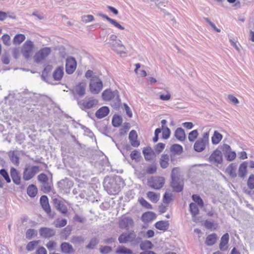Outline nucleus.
Returning a JSON list of instances; mask_svg holds the SVG:
<instances>
[{
	"label": "nucleus",
	"mask_w": 254,
	"mask_h": 254,
	"mask_svg": "<svg viewBox=\"0 0 254 254\" xmlns=\"http://www.w3.org/2000/svg\"><path fill=\"white\" fill-rule=\"evenodd\" d=\"M236 165L235 164H231L226 169V171L233 178L236 177L237 174L236 172Z\"/></svg>",
	"instance_id": "a19ab883"
},
{
	"label": "nucleus",
	"mask_w": 254,
	"mask_h": 254,
	"mask_svg": "<svg viewBox=\"0 0 254 254\" xmlns=\"http://www.w3.org/2000/svg\"><path fill=\"white\" fill-rule=\"evenodd\" d=\"M39 234L43 238H49L55 235L56 231L52 228L42 227L39 229Z\"/></svg>",
	"instance_id": "dca6fc26"
},
{
	"label": "nucleus",
	"mask_w": 254,
	"mask_h": 254,
	"mask_svg": "<svg viewBox=\"0 0 254 254\" xmlns=\"http://www.w3.org/2000/svg\"><path fill=\"white\" fill-rule=\"evenodd\" d=\"M116 254H132V251L124 246H120L116 251Z\"/></svg>",
	"instance_id": "58836bf2"
},
{
	"label": "nucleus",
	"mask_w": 254,
	"mask_h": 254,
	"mask_svg": "<svg viewBox=\"0 0 254 254\" xmlns=\"http://www.w3.org/2000/svg\"><path fill=\"white\" fill-rule=\"evenodd\" d=\"M102 97L104 101H111V105L114 108L120 107L121 100L117 90L106 89L103 92Z\"/></svg>",
	"instance_id": "f257e3e1"
},
{
	"label": "nucleus",
	"mask_w": 254,
	"mask_h": 254,
	"mask_svg": "<svg viewBox=\"0 0 254 254\" xmlns=\"http://www.w3.org/2000/svg\"><path fill=\"white\" fill-rule=\"evenodd\" d=\"M39 241H33L30 242L28 243L26 246V249L28 251H32L34 250L35 248L39 244Z\"/></svg>",
	"instance_id": "09e8293b"
},
{
	"label": "nucleus",
	"mask_w": 254,
	"mask_h": 254,
	"mask_svg": "<svg viewBox=\"0 0 254 254\" xmlns=\"http://www.w3.org/2000/svg\"><path fill=\"white\" fill-rule=\"evenodd\" d=\"M156 218V215L154 212H147L143 214L142 220L144 222H149Z\"/></svg>",
	"instance_id": "c756f323"
},
{
	"label": "nucleus",
	"mask_w": 254,
	"mask_h": 254,
	"mask_svg": "<svg viewBox=\"0 0 254 254\" xmlns=\"http://www.w3.org/2000/svg\"><path fill=\"white\" fill-rule=\"evenodd\" d=\"M40 171L39 166H31L27 164L24 169L23 179L25 181H29L32 179Z\"/></svg>",
	"instance_id": "7ed1b4c3"
},
{
	"label": "nucleus",
	"mask_w": 254,
	"mask_h": 254,
	"mask_svg": "<svg viewBox=\"0 0 254 254\" xmlns=\"http://www.w3.org/2000/svg\"><path fill=\"white\" fill-rule=\"evenodd\" d=\"M103 88V82L98 76H94L91 79L89 90L94 94H98Z\"/></svg>",
	"instance_id": "20e7f679"
},
{
	"label": "nucleus",
	"mask_w": 254,
	"mask_h": 254,
	"mask_svg": "<svg viewBox=\"0 0 254 254\" xmlns=\"http://www.w3.org/2000/svg\"><path fill=\"white\" fill-rule=\"evenodd\" d=\"M190 211L192 217L194 218L199 213V209L196 204L191 202L190 204Z\"/></svg>",
	"instance_id": "e433bc0d"
},
{
	"label": "nucleus",
	"mask_w": 254,
	"mask_h": 254,
	"mask_svg": "<svg viewBox=\"0 0 254 254\" xmlns=\"http://www.w3.org/2000/svg\"><path fill=\"white\" fill-rule=\"evenodd\" d=\"M198 131L196 129L193 130L189 133L188 139L190 142H193L197 137Z\"/></svg>",
	"instance_id": "a18cd8bd"
},
{
	"label": "nucleus",
	"mask_w": 254,
	"mask_h": 254,
	"mask_svg": "<svg viewBox=\"0 0 254 254\" xmlns=\"http://www.w3.org/2000/svg\"><path fill=\"white\" fill-rule=\"evenodd\" d=\"M37 188L34 185L29 186L27 189V193L31 197H35L37 193Z\"/></svg>",
	"instance_id": "c9c22d12"
},
{
	"label": "nucleus",
	"mask_w": 254,
	"mask_h": 254,
	"mask_svg": "<svg viewBox=\"0 0 254 254\" xmlns=\"http://www.w3.org/2000/svg\"><path fill=\"white\" fill-rule=\"evenodd\" d=\"M171 186L174 191L180 192L183 188V180L180 176V169L178 167L174 168L171 173Z\"/></svg>",
	"instance_id": "f03ea898"
},
{
	"label": "nucleus",
	"mask_w": 254,
	"mask_h": 254,
	"mask_svg": "<svg viewBox=\"0 0 254 254\" xmlns=\"http://www.w3.org/2000/svg\"><path fill=\"white\" fill-rule=\"evenodd\" d=\"M138 201L142 207H145L147 209H152V205L143 197H141L140 198H139Z\"/></svg>",
	"instance_id": "3c124183"
},
{
	"label": "nucleus",
	"mask_w": 254,
	"mask_h": 254,
	"mask_svg": "<svg viewBox=\"0 0 254 254\" xmlns=\"http://www.w3.org/2000/svg\"><path fill=\"white\" fill-rule=\"evenodd\" d=\"M138 239V238H136V235L134 231H131L129 233H123L118 238V240L121 244L133 242V241H136Z\"/></svg>",
	"instance_id": "6e6552de"
},
{
	"label": "nucleus",
	"mask_w": 254,
	"mask_h": 254,
	"mask_svg": "<svg viewBox=\"0 0 254 254\" xmlns=\"http://www.w3.org/2000/svg\"><path fill=\"white\" fill-rule=\"evenodd\" d=\"M19 155L20 153L17 150L10 151L8 152V156L10 161L16 166H18L19 164Z\"/></svg>",
	"instance_id": "a211bd4d"
},
{
	"label": "nucleus",
	"mask_w": 254,
	"mask_h": 254,
	"mask_svg": "<svg viewBox=\"0 0 254 254\" xmlns=\"http://www.w3.org/2000/svg\"><path fill=\"white\" fill-rule=\"evenodd\" d=\"M147 196L149 200L153 203H156L160 198V194L153 191H148L147 193Z\"/></svg>",
	"instance_id": "72a5a7b5"
},
{
	"label": "nucleus",
	"mask_w": 254,
	"mask_h": 254,
	"mask_svg": "<svg viewBox=\"0 0 254 254\" xmlns=\"http://www.w3.org/2000/svg\"><path fill=\"white\" fill-rule=\"evenodd\" d=\"M247 185L249 189H254V175L253 174L250 176L247 182Z\"/></svg>",
	"instance_id": "13d9d810"
},
{
	"label": "nucleus",
	"mask_w": 254,
	"mask_h": 254,
	"mask_svg": "<svg viewBox=\"0 0 254 254\" xmlns=\"http://www.w3.org/2000/svg\"><path fill=\"white\" fill-rule=\"evenodd\" d=\"M192 200L196 203L199 207H202L204 205L203 201L201 197L196 194H193L192 196Z\"/></svg>",
	"instance_id": "c03bdc74"
},
{
	"label": "nucleus",
	"mask_w": 254,
	"mask_h": 254,
	"mask_svg": "<svg viewBox=\"0 0 254 254\" xmlns=\"http://www.w3.org/2000/svg\"><path fill=\"white\" fill-rule=\"evenodd\" d=\"M76 62L73 58H67L66 61L65 71L68 74L72 73L76 69Z\"/></svg>",
	"instance_id": "ddd939ff"
},
{
	"label": "nucleus",
	"mask_w": 254,
	"mask_h": 254,
	"mask_svg": "<svg viewBox=\"0 0 254 254\" xmlns=\"http://www.w3.org/2000/svg\"><path fill=\"white\" fill-rule=\"evenodd\" d=\"M109 113V108L106 106H103L96 111L95 116L98 119H102L107 116Z\"/></svg>",
	"instance_id": "b1692460"
},
{
	"label": "nucleus",
	"mask_w": 254,
	"mask_h": 254,
	"mask_svg": "<svg viewBox=\"0 0 254 254\" xmlns=\"http://www.w3.org/2000/svg\"><path fill=\"white\" fill-rule=\"evenodd\" d=\"M134 222L133 219L129 217L122 218L119 222V226L121 229H128L133 226Z\"/></svg>",
	"instance_id": "4468645a"
},
{
	"label": "nucleus",
	"mask_w": 254,
	"mask_h": 254,
	"mask_svg": "<svg viewBox=\"0 0 254 254\" xmlns=\"http://www.w3.org/2000/svg\"><path fill=\"white\" fill-rule=\"evenodd\" d=\"M137 134L136 131L134 130H132L130 131L128 136V139L130 144L135 147H138L139 144V141L137 140Z\"/></svg>",
	"instance_id": "6ab92c4d"
},
{
	"label": "nucleus",
	"mask_w": 254,
	"mask_h": 254,
	"mask_svg": "<svg viewBox=\"0 0 254 254\" xmlns=\"http://www.w3.org/2000/svg\"><path fill=\"white\" fill-rule=\"evenodd\" d=\"M154 226L159 230L165 231L169 228V223L168 221L161 220L155 223Z\"/></svg>",
	"instance_id": "a878e982"
},
{
	"label": "nucleus",
	"mask_w": 254,
	"mask_h": 254,
	"mask_svg": "<svg viewBox=\"0 0 254 254\" xmlns=\"http://www.w3.org/2000/svg\"><path fill=\"white\" fill-rule=\"evenodd\" d=\"M172 194L166 192L163 196V202L165 203H169L172 200Z\"/></svg>",
	"instance_id": "e2e57ef3"
},
{
	"label": "nucleus",
	"mask_w": 254,
	"mask_h": 254,
	"mask_svg": "<svg viewBox=\"0 0 254 254\" xmlns=\"http://www.w3.org/2000/svg\"><path fill=\"white\" fill-rule=\"evenodd\" d=\"M170 133L171 131L168 127L162 128V137L164 139H168L170 137Z\"/></svg>",
	"instance_id": "4d7b16f0"
},
{
	"label": "nucleus",
	"mask_w": 254,
	"mask_h": 254,
	"mask_svg": "<svg viewBox=\"0 0 254 254\" xmlns=\"http://www.w3.org/2000/svg\"><path fill=\"white\" fill-rule=\"evenodd\" d=\"M99 250L101 254H107L112 251V249L109 246H101Z\"/></svg>",
	"instance_id": "052dcab7"
},
{
	"label": "nucleus",
	"mask_w": 254,
	"mask_h": 254,
	"mask_svg": "<svg viewBox=\"0 0 254 254\" xmlns=\"http://www.w3.org/2000/svg\"><path fill=\"white\" fill-rule=\"evenodd\" d=\"M153 247L152 243L148 240L142 242L140 245V249L142 250L151 249Z\"/></svg>",
	"instance_id": "37998d69"
},
{
	"label": "nucleus",
	"mask_w": 254,
	"mask_h": 254,
	"mask_svg": "<svg viewBox=\"0 0 254 254\" xmlns=\"http://www.w3.org/2000/svg\"><path fill=\"white\" fill-rule=\"evenodd\" d=\"M170 151L172 153L180 155L183 152V147L181 145L175 144L171 146Z\"/></svg>",
	"instance_id": "ea45409f"
},
{
	"label": "nucleus",
	"mask_w": 254,
	"mask_h": 254,
	"mask_svg": "<svg viewBox=\"0 0 254 254\" xmlns=\"http://www.w3.org/2000/svg\"><path fill=\"white\" fill-rule=\"evenodd\" d=\"M164 183L165 179L163 177H151L147 180V185L155 190H159L162 188Z\"/></svg>",
	"instance_id": "0eeeda50"
},
{
	"label": "nucleus",
	"mask_w": 254,
	"mask_h": 254,
	"mask_svg": "<svg viewBox=\"0 0 254 254\" xmlns=\"http://www.w3.org/2000/svg\"><path fill=\"white\" fill-rule=\"evenodd\" d=\"M38 180L42 184L45 185L48 181V178L46 174L42 173L38 175Z\"/></svg>",
	"instance_id": "864d4df0"
},
{
	"label": "nucleus",
	"mask_w": 254,
	"mask_h": 254,
	"mask_svg": "<svg viewBox=\"0 0 254 254\" xmlns=\"http://www.w3.org/2000/svg\"><path fill=\"white\" fill-rule=\"evenodd\" d=\"M229 235L226 233L221 238V242L219 245V248L221 251H226L227 249V245L229 242Z\"/></svg>",
	"instance_id": "bb28decb"
},
{
	"label": "nucleus",
	"mask_w": 254,
	"mask_h": 254,
	"mask_svg": "<svg viewBox=\"0 0 254 254\" xmlns=\"http://www.w3.org/2000/svg\"><path fill=\"white\" fill-rule=\"evenodd\" d=\"M0 174L4 179L7 183H10L11 182V179L6 170L4 169H1L0 170Z\"/></svg>",
	"instance_id": "de8ad7c7"
},
{
	"label": "nucleus",
	"mask_w": 254,
	"mask_h": 254,
	"mask_svg": "<svg viewBox=\"0 0 254 254\" xmlns=\"http://www.w3.org/2000/svg\"><path fill=\"white\" fill-rule=\"evenodd\" d=\"M41 205L47 213L51 212V208L49 203L48 197L46 195H42L40 199Z\"/></svg>",
	"instance_id": "412c9836"
},
{
	"label": "nucleus",
	"mask_w": 254,
	"mask_h": 254,
	"mask_svg": "<svg viewBox=\"0 0 254 254\" xmlns=\"http://www.w3.org/2000/svg\"><path fill=\"white\" fill-rule=\"evenodd\" d=\"M34 45L32 42L31 41H27L23 45V47L21 50V53L22 55L25 58H28L31 56Z\"/></svg>",
	"instance_id": "9b49d317"
},
{
	"label": "nucleus",
	"mask_w": 254,
	"mask_h": 254,
	"mask_svg": "<svg viewBox=\"0 0 254 254\" xmlns=\"http://www.w3.org/2000/svg\"><path fill=\"white\" fill-rule=\"evenodd\" d=\"M156 170V166L155 165H151L147 168L146 172L148 174H152L155 173Z\"/></svg>",
	"instance_id": "680f3d73"
},
{
	"label": "nucleus",
	"mask_w": 254,
	"mask_h": 254,
	"mask_svg": "<svg viewBox=\"0 0 254 254\" xmlns=\"http://www.w3.org/2000/svg\"><path fill=\"white\" fill-rule=\"evenodd\" d=\"M104 187L110 194H116L120 190V187L113 179H105L104 182Z\"/></svg>",
	"instance_id": "39448f33"
},
{
	"label": "nucleus",
	"mask_w": 254,
	"mask_h": 254,
	"mask_svg": "<svg viewBox=\"0 0 254 254\" xmlns=\"http://www.w3.org/2000/svg\"><path fill=\"white\" fill-rule=\"evenodd\" d=\"M37 231L34 229H28L26 232V237L28 239H31L33 237L37 235Z\"/></svg>",
	"instance_id": "6e6d98bb"
},
{
	"label": "nucleus",
	"mask_w": 254,
	"mask_h": 254,
	"mask_svg": "<svg viewBox=\"0 0 254 254\" xmlns=\"http://www.w3.org/2000/svg\"><path fill=\"white\" fill-rule=\"evenodd\" d=\"M82 19L83 22L87 23L93 21L94 20V18L93 15H87L82 16Z\"/></svg>",
	"instance_id": "338daca9"
},
{
	"label": "nucleus",
	"mask_w": 254,
	"mask_h": 254,
	"mask_svg": "<svg viewBox=\"0 0 254 254\" xmlns=\"http://www.w3.org/2000/svg\"><path fill=\"white\" fill-rule=\"evenodd\" d=\"M248 163L246 162H244L242 163L239 168V176L241 178H244L247 174V168Z\"/></svg>",
	"instance_id": "2f4dec72"
},
{
	"label": "nucleus",
	"mask_w": 254,
	"mask_h": 254,
	"mask_svg": "<svg viewBox=\"0 0 254 254\" xmlns=\"http://www.w3.org/2000/svg\"><path fill=\"white\" fill-rule=\"evenodd\" d=\"M86 84L84 82L79 83L76 85L73 89V93L74 95H78L79 97L83 96L85 94Z\"/></svg>",
	"instance_id": "2eb2a0df"
},
{
	"label": "nucleus",
	"mask_w": 254,
	"mask_h": 254,
	"mask_svg": "<svg viewBox=\"0 0 254 254\" xmlns=\"http://www.w3.org/2000/svg\"><path fill=\"white\" fill-rule=\"evenodd\" d=\"M223 138L222 135L217 130H215L211 137V141L213 144H217Z\"/></svg>",
	"instance_id": "473e14b6"
},
{
	"label": "nucleus",
	"mask_w": 254,
	"mask_h": 254,
	"mask_svg": "<svg viewBox=\"0 0 254 254\" xmlns=\"http://www.w3.org/2000/svg\"><path fill=\"white\" fill-rule=\"evenodd\" d=\"M64 75V67L60 66L57 67L54 71L53 76L55 80H60Z\"/></svg>",
	"instance_id": "c85d7f7f"
},
{
	"label": "nucleus",
	"mask_w": 254,
	"mask_h": 254,
	"mask_svg": "<svg viewBox=\"0 0 254 254\" xmlns=\"http://www.w3.org/2000/svg\"><path fill=\"white\" fill-rule=\"evenodd\" d=\"M143 154L145 160L148 161L153 159L154 156V152L150 147L144 148L143 150Z\"/></svg>",
	"instance_id": "cd10ccee"
},
{
	"label": "nucleus",
	"mask_w": 254,
	"mask_h": 254,
	"mask_svg": "<svg viewBox=\"0 0 254 254\" xmlns=\"http://www.w3.org/2000/svg\"><path fill=\"white\" fill-rule=\"evenodd\" d=\"M132 160H137L140 157V154L137 150H133L130 155Z\"/></svg>",
	"instance_id": "0e129e2a"
},
{
	"label": "nucleus",
	"mask_w": 254,
	"mask_h": 254,
	"mask_svg": "<svg viewBox=\"0 0 254 254\" xmlns=\"http://www.w3.org/2000/svg\"><path fill=\"white\" fill-rule=\"evenodd\" d=\"M1 40L3 43L6 46H9L11 44L10 37L8 34H4L1 37Z\"/></svg>",
	"instance_id": "bf43d9fd"
},
{
	"label": "nucleus",
	"mask_w": 254,
	"mask_h": 254,
	"mask_svg": "<svg viewBox=\"0 0 254 254\" xmlns=\"http://www.w3.org/2000/svg\"><path fill=\"white\" fill-rule=\"evenodd\" d=\"M53 202L55 207L62 213L66 214L67 213V207L66 205L63 203V201L57 198H54L53 199Z\"/></svg>",
	"instance_id": "f3484780"
},
{
	"label": "nucleus",
	"mask_w": 254,
	"mask_h": 254,
	"mask_svg": "<svg viewBox=\"0 0 254 254\" xmlns=\"http://www.w3.org/2000/svg\"><path fill=\"white\" fill-rule=\"evenodd\" d=\"M67 224V221L65 219H58L55 222V225L57 228H61L64 227Z\"/></svg>",
	"instance_id": "8fccbe9b"
},
{
	"label": "nucleus",
	"mask_w": 254,
	"mask_h": 254,
	"mask_svg": "<svg viewBox=\"0 0 254 254\" xmlns=\"http://www.w3.org/2000/svg\"><path fill=\"white\" fill-rule=\"evenodd\" d=\"M175 136L177 139L181 141H184L186 138V134L184 130L181 128H177L175 132Z\"/></svg>",
	"instance_id": "7c9ffc66"
},
{
	"label": "nucleus",
	"mask_w": 254,
	"mask_h": 254,
	"mask_svg": "<svg viewBox=\"0 0 254 254\" xmlns=\"http://www.w3.org/2000/svg\"><path fill=\"white\" fill-rule=\"evenodd\" d=\"M216 239L217 236L215 234L209 235L206 238L205 244L208 246H212L216 243Z\"/></svg>",
	"instance_id": "f704fd0d"
},
{
	"label": "nucleus",
	"mask_w": 254,
	"mask_h": 254,
	"mask_svg": "<svg viewBox=\"0 0 254 254\" xmlns=\"http://www.w3.org/2000/svg\"><path fill=\"white\" fill-rule=\"evenodd\" d=\"M9 17L10 19H14L16 17L13 14L10 12H3L2 11H0V21H2L6 19V18Z\"/></svg>",
	"instance_id": "4c0bfd02"
},
{
	"label": "nucleus",
	"mask_w": 254,
	"mask_h": 254,
	"mask_svg": "<svg viewBox=\"0 0 254 254\" xmlns=\"http://www.w3.org/2000/svg\"><path fill=\"white\" fill-rule=\"evenodd\" d=\"M61 252L65 254H70L74 252L72 246L67 242H64L61 244Z\"/></svg>",
	"instance_id": "4be33fe9"
},
{
	"label": "nucleus",
	"mask_w": 254,
	"mask_h": 254,
	"mask_svg": "<svg viewBox=\"0 0 254 254\" xmlns=\"http://www.w3.org/2000/svg\"><path fill=\"white\" fill-rule=\"evenodd\" d=\"M58 185L61 191L64 193H69L70 189L73 185V183L72 181L68 179L65 178L59 181Z\"/></svg>",
	"instance_id": "9d476101"
},
{
	"label": "nucleus",
	"mask_w": 254,
	"mask_h": 254,
	"mask_svg": "<svg viewBox=\"0 0 254 254\" xmlns=\"http://www.w3.org/2000/svg\"><path fill=\"white\" fill-rule=\"evenodd\" d=\"M165 146V144L163 143H159L155 146V150L156 152L159 153L164 149Z\"/></svg>",
	"instance_id": "69168bd1"
},
{
	"label": "nucleus",
	"mask_w": 254,
	"mask_h": 254,
	"mask_svg": "<svg viewBox=\"0 0 254 254\" xmlns=\"http://www.w3.org/2000/svg\"><path fill=\"white\" fill-rule=\"evenodd\" d=\"M116 44L117 46L120 48L119 50L116 49V47L113 45V49L114 50H116L117 52L120 53H125V52L124 51L125 50V47L121 44V41L120 40H119L118 41H117L116 43Z\"/></svg>",
	"instance_id": "603ef678"
},
{
	"label": "nucleus",
	"mask_w": 254,
	"mask_h": 254,
	"mask_svg": "<svg viewBox=\"0 0 254 254\" xmlns=\"http://www.w3.org/2000/svg\"><path fill=\"white\" fill-rule=\"evenodd\" d=\"M77 104L82 110H86L94 107L98 104V100L93 97H86L84 99L78 100Z\"/></svg>",
	"instance_id": "423d86ee"
},
{
	"label": "nucleus",
	"mask_w": 254,
	"mask_h": 254,
	"mask_svg": "<svg viewBox=\"0 0 254 254\" xmlns=\"http://www.w3.org/2000/svg\"><path fill=\"white\" fill-rule=\"evenodd\" d=\"M236 156V154L235 152L230 151L228 152L227 154V160L229 161L233 160Z\"/></svg>",
	"instance_id": "774afa93"
},
{
	"label": "nucleus",
	"mask_w": 254,
	"mask_h": 254,
	"mask_svg": "<svg viewBox=\"0 0 254 254\" xmlns=\"http://www.w3.org/2000/svg\"><path fill=\"white\" fill-rule=\"evenodd\" d=\"M207 143L199 139L194 144L193 148L197 152H201L203 151Z\"/></svg>",
	"instance_id": "5701e85b"
},
{
	"label": "nucleus",
	"mask_w": 254,
	"mask_h": 254,
	"mask_svg": "<svg viewBox=\"0 0 254 254\" xmlns=\"http://www.w3.org/2000/svg\"><path fill=\"white\" fill-rule=\"evenodd\" d=\"M169 155L166 154H163L160 158L159 163L161 167L163 169L167 168L169 165Z\"/></svg>",
	"instance_id": "393cba45"
},
{
	"label": "nucleus",
	"mask_w": 254,
	"mask_h": 254,
	"mask_svg": "<svg viewBox=\"0 0 254 254\" xmlns=\"http://www.w3.org/2000/svg\"><path fill=\"white\" fill-rule=\"evenodd\" d=\"M122 123V119L119 116H114L112 119V124L114 127H117Z\"/></svg>",
	"instance_id": "49530a36"
},
{
	"label": "nucleus",
	"mask_w": 254,
	"mask_h": 254,
	"mask_svg": "<svg viewBox=\"0 0 254 254\" xmlns=\"http://www.w3.org/2000/svg\"><path fill=\"white\" fill-rule=\"evenodd\" d=\"M209 162L213 164H221L222 162V155L219 150H215L209 157Z\"/></svg>",
	"instance_id": "f8f14e48"
},
{
	"label": "nucleus",
	"mask_w": 254,
	"mask_h": 254,
	"mask_svg": "<svg viewBox=\"0 0 254 254\" xmlns=\"http://www.w3.org/2000/svg\"><path fill=\"white\" fill-rule=\"evenodd\" d=\"M98 240L97 239L94 238H92L89 243L86 247V249H93L98 244Z\"/></svg>",
	"instance_id": "5fc2aeb1"
},
{
	"label": "nucleus",
	"mask_w": 254,
	"mask_h": 254,
	"mask_svg": "<svg viewBox=\"0 0 254 254\" xmlns=\"http://www.w3.org/2000/svg\"><path fill=\"white\" fill-rule=\"evenodd\" d=\"M10 176L12 179L13 183L19 185L21 183V177L19 172L14 168H11L10 169Z\"/></svg>",
	"instance_id": "aec40b11"
},
{
	"label": "nucleus",
	"mask_w": 254,
	"mask_h": 254,
	"mask_svg": "<svg viewBox=\"0 0 254 254\" xmlns=\"http://www.w3.org/2000/svg\"><path fill=\"white\" fill-rule=\"evenodd\" d=\"M51 53L50 48L45 47L41 49L34 56V61L37 63H42Z\"/></svg>",
	"instance_id": "1a4fd4ad"
},
{
	"label": "nucleus",
	"mask_w": 254,
	"mask_h": 254,
	"mask_svg": "<svg viewBox=\"0 0 254 254\" xmlns=\"http://www.w3.org/2000/svg\"><path fill=\"white\" fill-rule=\"evenodd\" d=\"M25 39V36L23 34H17L15 36L13 42L14 44H20Z\"/></svg>",
	"instance_id": "79ce46f5"
}]
</instances>
